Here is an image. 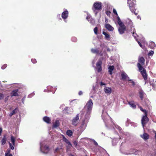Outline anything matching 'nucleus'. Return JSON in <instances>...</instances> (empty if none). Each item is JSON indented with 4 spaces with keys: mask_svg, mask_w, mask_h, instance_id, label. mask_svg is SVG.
<instances>
[{
    "mask_svg": "<svg viewBox=\"0 0 156 156\" xmlns=\"http://www.w3.org/2000/svg\"><path fill=\"white\" fill-rule=\"evenodd\" d=\"M102 118L106 126L107 127L110 128L113 127L114 129H115V128L118 129L120 132L122 130L121 128L119 126L116 125L114 124L112 119L107 112H105L104 110L103 111Z\"/></svg>",
    "mask_w": 156,
    "mask_h": 156,
    "instance_id": "1",
    "label": "nucleus"
},
{
    "mask_svg": "<svg viewBox=\"0 0 156 156\" xmlns=\"http://www.w3.org/2000/svg\"><path fill=\"white\" fill-rule=\"evenodd\" d=\"M93 103L92 100L90 99L87 103L86 105L84 108L82 114L87 116H90L93 107Z\"/></svg>",
    "mask_w": 156,
    "mask_h": 156,
    "instance_id": "2",
    "label": "nucleus"
},
{
    "mask_svg": "<svg viewBox=\"0 0 156 156\" xmlns=\"http://www.w3.org/2000/svg\"><path fill=\"white\" fill-rule=\"evenodd\" d=\"M123 143L122 142L121 144L120 148V152L123 154L126 155L133 154L135 155L139 154L141 152L139 150H138L136 149H131L129 151H126V148L122 146Z\"/></svg>",
    "mask_w": 156,
    "mask_h": 156,
    "instance_id": "3",
    "label": "nucleus"
},
{
    "mask_svg": "<svg viewBox=\"0 0 156 156\" xmlns=\"http://www.w3.org/2000/svg\"><path fill=\"white\" fill-rule=\"evenodd\" d=\"M90 116H87L85 115L82 114V119L81 125L80 126V129L81 131H83L86 129L88 120L90 118Z\"/></svg>",
    "mask_w": 156,
    "mask_h": 156,
    "instance_id": "4",
    "label": "nucleus"
},
{
    "mask_svg": "<svg viewBox=\"0 0 156 156\" xmlns=\"http://www.w3.org/2000/svg\"><path fill=\"white\" fill-rule=\"evenodd\" d=\"M127 27L128 29L130 31H132V35L134 37L135 39H138V36L135 33V29L133 26V22L130 20H128V22H126Z\"/></svg>",
    "mask_w": 156,
    "mask_h": 156,
    "instance_id": "5",
    "label": "nucleus"
},
{
    "mask_svg": "<svg viewBox=\"0 0 156 156\" xmlns=\"http://www.w3.org/2000/svg\"><path fill=\"white\" fill-rule=\"evenodd\" d=\"M102 8V3L101 2H94L92 7V9L96 15H97L98 13L96 11L101 10Z\"/></svg>",
    "mask_w": 156,
    "mask_h": 156,
    "instance_id": "6",
    "label": "nucleus"
},
{
    "mask_svg": "<svg viewBox=\"0 0 156 156\" xmlns=\"http://www.w3.org/2000/svg\"><path fill=\"white\" fill-rule=\"evenodd\" d=\"M63 150V145L62 144H61L57 146L54 152L59 154L60 156H64Z\"/></svg>",
    "mask_w": 156,
    "mask_h": 156,
    "instance_id": "7",
    "label": "nucleus"
},
{
    "mask_svg": "<svg viewBox=\"0 0 156 156\" xmlns=\"http://www.w3.org/2000/svg\"><path fill=\"white\" fill-rule=\"evenodd\" d=\"M137 66L144 80L145 81V83H146V80L147 79V74L146 73V70L145 69L142 67L140 64L139 63L137 64Z\"/></svg>",
    "mask_w": 156,
    "mask_h": 156,
    "instance_id": "8",
    "label": "nucleus"
},
{
    "mask_svg": "<svg viewBox=\"0 0 156 156\" xmlns=\"http://www.w3.org/2000/svg\"><path fill=\"white\" fill-rule=\"evenodd\" d=\"M40 150L43 153L46 154L48 152L50 149L44 143L42 142L40 143Z\"/></svg>",
    "mask_w": 156,
    "mask_h": 156,
    "instance_id": "9",
    "label": "nucleus"
},
{
    "mask_svg": "<svg viewBox=\"0 0 156 156\" xmlns=\"http://www.w3.org/2000/svg\"><path fill=\"white\" fill-rule=\"evenodd\" d=\"M133 0H127V4L129 5V9L131 12L134 13L136 15H137V13L135 12V5L133 2H132Z\"/></svg>",
    "mask_w": 156,
    "mask_h": 156,
    "instance_id": "10",
    "label": "nucleus"
},
{
    "mask_svg": "<svg viewBox=\"0 0 156 156\" xmlns=\"http://www.w3.org/2000/svg\"><path fill=\"white\" fill-rule=\"evenodd\" d=\"M106 47V45H105L104 46V45H103L102 44H101L100 48L97 49L92 48L91 51V52L93 53L96 54H100L102 51L103 48L104 47Z\"/></svg>",
    "mask_w": 156,
    "mask_h": 156,
    "instance_id": "11",
    "label": "nucleus"
},
{
    "mask_svg": "<svg viewBox=\"0 0 156 156\" xmlns=\"http://www.w3.org/2000/svg\"><path fill=\"white\" fill-rule=\"evenodd\" d=\"M144 115L143 116L141 120L142 125L144 128V126L149 121V119L147 117V113Z\"/></svg>",
    "mask_w": 156,
    "mask_h": 156,
    "instance_id": "12",
    "label": "nucleus"
},
{
    "mask_svg": "<svg viewBox=\"0 0 156 156\" xmlns=\"http://www.w3.org/2000/svg\"><path fill=\"white\" fill-rule=\"evenodd\" d=\"M79 119V115L77 114L72 120V124L74 126H76L78 123Z\"/></svg>",
    "mask_w": 156,
    "mask_h": 156,
    "instance_id": "13",
    "label": "nucleus"
},
{
    "mask_svg": "<svg viewBox=\"0 0 156 156\" xmlns=\"http://www.w3.org/2000/svg\"><path fill=\"white\" fill-rule=\"evenodd\" d=\"M15 138L13 136H11V141L12 143V145L10 142L9 143V144L10 147L12 150H13L14 149V146L15 145Z\"/></svg>",
    "mask_w": 156,
    "mask_h": 156,
    "instance_id": "14",
    "label": "nucleus"
},
{
    "mask_svg": "<svg viewBox=\"0 0 156 156\" xmlns=\"http://www.w3.org/2000/svg\"><path fill=\"white\" fill-rule=\"evenodd\" d=\"M102 62L101 60H99L96 63V68L95 67V68L97 69L98 72H100L102 70L101 68Z\"/></svg>",
    "mask_w": 156,
    "mask_h": 156,
    "instance_id": "15",
    "label": "nucleus"
},
{
    "mask_svg": "<svg viewBox=\"0 0 156 156\" xmlns=\"http://www.w3.org/2000/svg\"><path fill=\"white\" fill-rule=\"evenodd\" d=\"M120 27L119 28V31L120 34H122L124 33L126 30V27L124 24L119 26Z\"/></svg>",
    "mask_w": 156,
    "mask_h": 156,
    "instance_id": "16",
    "label": "nucleus"
},
{
    "mask_svg": "<svg viewBox=\"0 0 156 156\" xmlns=\"http://www.w3.org/2000/svg\"><path fill=\"white\" fill-rule=\"evenodd\" d=\"M69 12L66 9L62 14V17L64 20L67 18L68 16Z\"/></svg>",
    "mask_w": 156,
    "mask_h": 156,
    "instance_id": "17",
    "label": "nucleus"
},
{
    "mask_svg": "<svg viewBox=\"0 0 156 156\" xmlns=\"http://www.w3.org/2000/svg\"><path fill=\"white\" fill-rule=\"evenodd\" d=\"M104 91L106 94H110L112 93V89L110 87H105L104 89Z\"/></svg>",
    "mask_w": 156,
    "mask_h": 156,
    "instance_id": "18",
    "label": "nucleus"
},
{
    "mask_svg": "<svg viewBox=\"0 0 156 156\" xmlns=\"http://www.w3.org/2000/svg\"><path fill=\"white\" fill-rule=\"evenodd\" d=\"M63 140V141L65 142L69 146V147H70L72 146V144H71L70 143L69 141L64 136L62 135Z\"/></svg>",
    "mask_w": 156,
    "mask_h": 156,
    "instance_id": "19",
    "label": "nucleus"
},
{
    "mask_svg": "<svg viewBox=\"0 0 156 156\" xmlns=\"http://www.w3.org/2000/svg\"><path fill=\"white\" fill-rule=\"evenodd\" d=\"M121 75L122 76V78L123 80L126 79L128 80L129 79V77L127 76L125 72L122 73L121 74Z\"/></svg>",
    "mask_w": 156,
    "mask_h": 156,
    "instance_id": "20",
    "label": "nucleus"
},
{
    "mask_svg": "<svg viewBox=\"0 0 156 156\" xmlns=\"http://www.w3.org/2000/svg\"><path fill=\"white\" fill-rule=\"evenodd\" d=\"M139 93L140 98L142 99L144 97L145 95L144 92L142 90L140 89L139 90Z\"/></svg>",
    "mask_w": 156,
    "mask_h": 156,
    "instance_id": "21",
    "label": "nucleus"
},
{
    "mask_svg": "<svg viewBox=\"0 0 156 156\" xmlns=\"http://www.w3.org/2000/svg\"><path fill=\"white\" fill-rule=\"evenodd\" d=\"M105 28L109 31H113L114 28L109 24H107L105 25Z\"/></svg>",
    "mask_w": 156,
    "mask_h": 156,
    "instance_id": "22",
    "label": "nucleus"
},
{
    "mask_svg": "<svg viewBox=\"0 0 156 156\" xmlns=\"http://www.w3.org/2000/svg\"><path fill=\"white\" fill-rule=\"evenodd\" d=\"M18 111V109L17 108H15L9 114V116L11 117L13 115H14L17 113Z\"/></svg>",
    "mask_w": 156,
    "mask_h": 156,
    "instance_id": "23",
    "label": "nucleus"
},
{
    "mask_svg": "<svg viewBox=\"0 0 156 156\" xmlns=\"http://www.w3.org/2000/svg\"><path fill=\"white\" fill-rule=\"evenodd\" d=\"M114 69V66H110L108 68V71L110 75H112V71Z\"/></svg>",
    "mask_w": 156,
    "mask_h": 156,
    "instance_id": "24",
    "label": "nucleus"
},
{
    "mask_svg": "<svg viewBox=\"0 0 156 156\" xmlns=\"http://www.w3.org/2000/svg\"><path fill=\"white\" fill-rule=\"evenodd\" d=\"M141 137L143 138L144 140H147L149 138L148 134L146 133H144L143 135H141Z\"/></svg>",
    "mask_w": 156,
    "mask_h": 156,
    "instance_id": "25",
    "label": "nucleus"
},
{
    "mask_svg": "<svg viewBox=\"0 0 156 156\" xmlns=\"http://www.w3.org/2000/svg\"><path fill=\"white\" fill-rule=\"evenodd\" d=\"M138 61L139 62V63L140 64H141L143 65L144 63L145 60L143 57H140L138 59Z\"/></svg>",
    "mask_w": 156,
    "mask_h": 156,
    "instance_id": "26",
    "label": "nucleus"
},
{
    "mask_svg": "<svg viewBox=\"0 0 156 156\" xmlns=\"http://www.w3.org/2000/svg\"><path fill=\"white\" fill-rule=\"evenodd\" d=\"M43 120L45 122H46L48 123H50V122L51 121V119L50 118L48 117L45 116L43 118Z\"/></svg>",
    "mask_w": 156,
    "mask_h": 156,
    "instance_id": "27",
    "label": "nucleus"
},
{
    "mask_svg": "<svg viewBox=\"0 0 156 156\" xmlns=\"http://www.w3.org/2000/svg\"><path fill=\"white\" fill-rule=\"evenodd\" d=\"M128 103L130 106L133 108H136V106L133 101H129Z\"/></svg>",
    "mask_w": 156,
    "mask_h": 156,
    "instance_id": "28",
    "label": "nucleus"
},
{
    "mask_svg": "<svg viewBox=\"0 0 156 156\" xmlns=\"http://www.w3.org/2000/svg\"><path fill=\"white\" fill-rule=\"evenodd\" d=\"M59 122L58 120H56L53 124V126L54 128H56L59 126Z\"/></svg>",
    "mask_w": 156,
    "mask_h": 156,
    "instance_id": "29",
    "label": "nucleus"
},
{
    "mask_svg": "<svg viewBox=\"0 0 156 156\" xmlns=\"http://www.w3.org/2000/svg\"><path fill=\"white\" fill-rule=\"evenodd\" d=\"M7 139L5 135H4L2 140H1V143L2 145L4 144L6 142Z\"/></svg>",
    "mask_w": 156,
    "mask_h": 156,
    "instance_id": "30",
    "label": "nucleus"
},
{
    "mask_svg": "<svg viewBox=\"0 0 156 156\" xmlns=\"http://www.w3.org/2000/svg\"><path fill=\"white\" fill-rule=\"evenodd\" d=\"M18 90H13L12 93V96H17L18 95Z\"/></svg>",
    "mask_w": 156,
    "mask_h": 156,
    "instance_id": "31",
    "label": "nucleus"
},
{
    "mask_svg": "<svg viewBox=\"0 0 156 156\" xmlns=\"http://www.w3.org/2000/svg\"><path fill=\"white\" fill-rule=\"evenodd\" d=\"M66 133L69 136H71L72 135L73 133L71 130H68L66 131Z\"/></svg>",
    "mask_w": 156,
    "mask_h": 156,
    "instance_id": "32",
    "label": "nucleus"
},
{
    "mask_svg": "<svg viewBox=\"0 0 156 156\" xmlns=\"http://www.w3.org/2000/svg\"><path fill=\"white\" fill-rule=\"evenodd\" d=\"M117 22L119 26H121L122 25H123V24H124L121 21V20L119 17V16L117 17Z\"/></svg>",
    "mask_w": 156,
    "mask_h": 156,
    "instance_id": "33",
    "label": "nucleus"
},
{
    "mask_svg": "<svg viewBox=\"0 0 156 156\" xmlns=\"http://www.w3.org/2000/svg\"><path fill=\"white\" fill-rule=\"evenodd\" d=\"M118 143V140L116 139H114L112 141V145L115 146L116 144Z\"/></svg>",
    "mask_w": 156,
    "mask_h": 156,
    "instance_id": "34",
    "label": "nucleus"
},
{
    "mask_svg": "<svg viewBox=\"0 0 156 156\" xmlns=\"http://www.w3.org/2000/svg\"><path fill=\"white\" fill-rule=\"evenodd\" d=\"M137 41V42L138 44L142 48L144 49V46L143 44H142L141 41H137V40H136Z\"/></svg>",
    "mask_w": 156,
    "mask_h": 156,
    "instance_id": "35",
    "label": "nucleus"
},
{
    "mask_svg": "<svg viewBox=\"0 0 156 156\" xmlns=\"http://www.w3.org/2000/svg\"><path fill=\"white\" fill-rule=\"evenodd\" d=\"M69 108L68 107H66L64 109V113H67V114L69 113V112L68 111V110Z\"/></svg>",
    "mask_w": 156,
    "mask_h": 156,
    "instance_id": "36",
    "label": "nucleus"
},
{
    "mask_svg": "<svg viewBox=\"0 0 156 156\" xmlns=\"http://www.w3.org/2000/svg\"><path fill=\"white\" fill-rule=\"evenodd\" d=\"M103 34L105 35V37L106 38H109V35L106 32L103 31Z\"/></svg>",
    "mask_w": 156,
    "mask_h": 156,
    "instance_id": "37",
    "label": "nucleus"
},
{
    "mask_svg": "<svg viewBox=\"0 0 156 156\" xmlns=\"http://www.w3.org/2000/svg\"><path fill=\"white\" fill-rule=\"evenodd\" d=\"M47 90L48 92H51L52 91L53 88L51 86H48L47 87Z\"/></svg>",
    "mask_w": 156,
    "mask_h": 156,
    "instance_id": "38",
    "label": "nucleus"
},
{
    "mask_svg": "<svg viewBox=\"0 0 156 156\" xmlns=\"http://www.w3.org/2000/svg\"><path fill=\"white\" fill-rule=\"evenodd\" d=\"M94 33L96 34H97L98 31V28L97 27H96L94 30Z\"/></svg>",
    "mask_w": 156,
    "mask_h": 156,
    "instance_id": "39",
    "label": "nucleus"
},
{
    "mask_svg": "<svg viewBox=\"0 0 156 156\" xmlns=\"http://www.w3.org/2000/svg\"><path fill=\"white\" fill-rule=\"evenodd\" d=\"M140 108L141 111L144 113V114L147 113V112L146 110L145 109H143L141 107H140Z\"/></svg>",
    "mask_w": 156,
    "mask_h": 156,
    "instance_id": "40",
    "label": "nucleus"
},
{
    "mask_svg": "<svg viewBox=\"0 0 156 156\" xmlns=\"http://www.w3.org/2000/svg\"><path fill=\"white\" fill-rule=\"evenodd\" d=\"M154 53V51H151L148 54V55L149 56H152Z\"/></svg>",
    "mask_w": 156,
    "mask_h": 156,
    "instance_id": "41",
    "label": "nucleus"
},
{
    "mask_svg": "<svg viewBox=\"0 0 156 156\" xmlns=\"http://www.w3.org/2000/svg\"><path fill=\"white\" fill-rule=\"evenodd\" d=\"M113 13L115 15L117 16H118V14L117 13V11H116V10L115 9H113Z\"/></svg>",
    "mask_w": 156,
    "mask_h": 156,
    "instance_id": "42",
    "label": "nucleus"
},
{
    "mask_svg": "<svg viewBox=\"0 0 156 156\" xmlns=\"http://www.w3.org/2000/svg\"><path fill=\"white\" fill-rule=\"evenodd\" d=\"M34 93L33 92L31 94H30V95H28V97L29 98H31L32 96L34 95Z\"/></svg>",
    "mask_w": 156,
    "mask_h": 156,
    "instance_id": "43",
    "label": "nucleus"
},
{
    "mask_svg": "<svg viewBox=\"0 0 156 156\" xmlns=\"http://www.w3.org/2000/svg\"><path fill=\"white\" fill-rule=\"evenodd\" d=\"M128 80L129 81H130V83H132L133 85L134 86L135 85V83L132 80H129V79Z\"/></svg>",
    "mask_w": 156,
    "mask_h": 156,
    "instance_id": "44",
    "label": "nucleus"
},
{
    "mask_svg": "<svg viewBox=\"0 0 156 156\" xmlns=\"http://www.w3.org/2000/svg\"><path fill=\"white\" fill-rule=\"evenodd\" d=\"M7 66V65L6 64H5L2 67V69H5Z\"/></svg>",
    "mask_w": 156,
    "mask_h": 156,
    "instance_id": "45",
    "label": "nucleus"
},
{
    "mask_svg": "<svg viewBox=\"0 0 156 156\" xmlns=\"http://www.w3.org/2000/svg\"><path fill=\"white\" fill-rule=\"evenodd\" d=\"M92 140L93 142L94 145H95V146L98 145V143L94 140L92 139Z\"/></svg>",
    "mask_w": 156,
    "mask_h": 156,
    "instance_id": "46",
    "label": "nucleus"
},
{
    "mask_svg": "<svg viewBox=\"0 0 156 156\" xmlns=\"http://www.w3.org/2000/svg\"><path fill=\"white\" fill-rule=\"evenodd\" d=\"M31 61L33 63H35L37 62L36 60L35 59H32Z\"/></svg>",
    "mask_w": 156,
    "mask_h": 156,
    "instance_id": "47",
    "label": "nucleus"
},
{
    "mask_svg": "<svg viewBox=\"0 0 156 156\" xmlns=\"http://www.w3.org/2000/svg\"><path fill=\"white\" fill-rule=\"evenodd\" d=\"M4 95L2 94H0V100H1L3 98Z\"/></svg>",
    "mask_w": 156,
    "mask_h": 156,
    "instance_id": "48",
    "label": "nucleus"
},
{
    "mask_svg": "<svg viewBox=\"0 0 156 156\" xmlns=\"http://www.w3.org/2000/svg\"><path fill=\"white\" fill-rule=\"evenodd\" d=\"M110 12L108 11H106V13L108 16H109L110 14Z\"/></svg>",
    "mask_w": 156,
    "mask_h": 156,
    "instance_id": "49",
    "label": "nucleus"
},
{
    "mask_svg": "<svg viewBox=\"0 0 156 156\" xmlns=\"http://www.w3.org/2000/svg\"><path fill=\"white\" fill-rule=\"evenodd\" d=\"M91 16H90V15H88V16H87V17H86V19H87L88 21H89V20L90 19H91Z\"/></svg>",
    "mask_w": 156,
    "mask_h": 156,
    "instance_id": "50",
    "label": "nucleus"
},
{
    "mask_svg": "<svg viewBox=\"0 0 156 156\" xmlns=\"http://www.w3.org/2000/svg\"><path fill=\"white\" fill-rule=\"evenodd\" d=\"M150 85L151 86H152V87L153 88H154V87L155 86V85L153 83V84H151V81L150 82Z\"/></svg>",
    "mask_w": 156,
    "mask_h": 156,
    "instance_id": "51",
    "label": "nucleus"
},
{
    "mask_svg": "<svg viewBox=\"0 0 156 156\" xmlns=\"http://www.w3.org/2000/svg\"><path fill=\"white\" fill-rule=\"evenodd\" d=\"M97 58H95L94 60L93 61H92V64L93 65V66L95 64V62H96V61L97 59Z\"/></svg>",
    "mask_w": 156,
    "mask_h": 156,
    "instance_id": "52",
    "label": "nucleus"
},
{
    "mask_svg": "<svg viewBox=\"0 0 156 156\" xmlns=\"http://www.w3.org/2000/svg\"><path fill=\"white\" fill-rule=\"evenodd\" d=\"M25 97H23L22 99V102L23 103H24V102L25 100Z\"/></svg>",
    "mask_w": 156,
    "mask_h": 156,
    "instance_id": "53",
    "label": "nucleus"
},
{
    "mask_svg": "<svg viewBox=\"0 0 156 156\" xmlns=\"http://www.w3.org/2000/svg\"><path fill=\"white\" fill-rule=\"evenodd\" d=\"M5 156H12L11 154H9L8 153L5 154Z\"/></svg>",
    "mask_w": 156,
    "mask_h": 156,
    "instance_id": "54",
    "label": "nucleus"
},
{
    "mask_svg": "<svg viewBox=\"0 0 156 156\" xmlns=\"http://www.w3.org/2000/svg\"><path fill=\"white\" fill-rule=\"evenodd\" d=\"M8 98H9V96H7L5 98V102H6V101H7V100L8 99Z\"/></svg>",
    "mask_w": 156,
    "mask_h": 156,
    "instance_id": "55",
    "label": "nucleus"
},
{
    "mask_svg": "<svg viewBox=\"0 0 156 156\" xmlns=\"http://www.w3.org/2000/svg\"><path fill=\"white\" fill-rule=\"evenodd\" d=\"M92 90H94V92H96V89L95 87L93 86V89Z\"/></svg>",
    "mask_w": 156,
    "mask_h": 156,
    "instance_id": "56",
    "label": "nucleus"
},
{
    "mask_svg": "<svg viewBox=\"0 0 156 156\" xmlns=\"http://www.w3.org/2000/svg\"><path fill=\"white\" fill-rule=\"evenodd\" d=\"M105 83H103L102 82H101L100 83V85L101 86H103V85H105Z\"/></svg>",
    "mask_w": 156,
    "mask_h": 156,
    "instance_id": "57",
    "label": "nucleus"
},
{
    "mask_svg": "<svg viewBox=\"0 0 156 156\" xmlns=\"http://www.w3.org/2000/svg\"><path fill=\"white\" fill-rule=\"evenodd\" d=\"M83 94V92L82 91H80L79 92V95H81Z\"/></svg>",
    "mask_w": 156,
    "mask_h": 156,
    "instance_id": "58",
    "label": "nucleus"
},
{
    "mask_svg": "<svg viewBox=\"0 0 156 156\" xmlns=\"http://www.w3.org/2000/svg\"><path fill=\"white\" fill-rule=\"evenodd\" d=\"M2 128H0V135L1 134V133H2Z\"/></svg>",
    "mask_w": 156,
    "mask_h": 156,
    "instance_id": "59",
    "label": "nucleus"
},
{
    "mask_svg": "<svg viewBox=\"0 0 156 156\" xmlns=\"http://www.w3.org/2000/svg\"><path fill=\"white\" fill-rule=\"evenodd\" d=\"M48 91V90H47V89H44V92H47Z\"/></svg>",
    "mask_w": 156,
    "mask_h": 156,
    "instance_id": "60",
    "label": "nucleus"
},
{
    "mask_svg": "<svg viewBox=\"0 0 156 156\" xmlns=\"http://www.w3.org/2000/svg\"><path fill=\"white\" fill-rule=\"evenodd\" d=\"M74 144L76 146L77 145L76 143V141H75L74 142Z\"/></svg>",
    "mask_w": 156,
    "mask_h": 156,
    "instance_id": "61",
    "label": "nucleus"
},
{
    "mask_svg": "<svg viewBox=\"0 0 156 156\" xmlns=\"http://www.w3.org/2000/svg\"><path fill=\"white\" fill-rule=\"evenodd\" d=\"M154 133H155V139H156V132L154 131Z\"/></svg>",
    "mask_w": 156,
    "mask_h": 156,
    "instance_id": "62",
    "label": "nucleus"
},
{
    "mask_svg": "<svg viewBox=\"0 0 156 156\" xmlns=\"http://www.w3.org/2000/svg\"><path fill=\"white\" fill-rule=\"evenodd\" d=\"M107 50L108 51H110V50L109 48H107Z\"/></svg>",
    "mask_w": 156,
    "mask_h": 156,
    "instance_id": "63",
    "label": "nucleus"
},
{
    "mask_svg": "<svg viewBox=\"0 0 156 156\" xmlns=\"http://www.w3.org/2000/svg\"><path fill=\"white\" fill-rule=\"evenodd\" d=\"M69 156H74L73 155L70 154L69 155Z\"/></svg>",
    "mask_w": 156,
    "mask_h": 156,
    "instance_id": "64",
    "label": "nucleus"
}]
</instances>
